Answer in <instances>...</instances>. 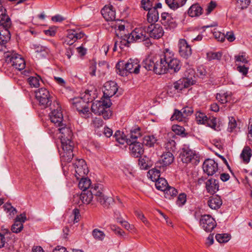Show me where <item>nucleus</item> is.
I'll return each mask as SVG.
<instances>
[{
  "label": "nucleus",
  "mask_w": 252,
  "mask_h": 252,
  "mask_svg": "<svg viewBox=\"0 0 252 252\" xmlns=\"http://www.w3.org/2000/svg\"><path fill=\"white\" fill-rule=\"evenodd\" d=\"M166 51L161 55L149 57L143 62L144 67L152 70L157 74H163L167 72Z\"/></svg>",
  "instance_id": "nucleus-1"
},
{
  "label": "nucleus",
  "mask_w": 252,
  "mask_h": 252,
  "mask_svg": "<svg viewBox=\"0 0 252 252\" xmlns=\"http://www.w3.org/2000/svg\"><path fill=\"white\" fill-rule=\"evenodd\" d=\"M11 25L10 18L6 9L0 5V44H5L10 38L8 28Z\"/></svg>",
  "instance_id": "nucleus-2"
},
{
  "label": "nucleus",
  "mask_w": 252,
  "mask_h": 252,
  "mask_svg": "<svg viewBox=\"0 0 252 252\" xmlns=\"http://www.w3.org/2000/svg\"><path fill=\"white\" fill-rule=\"evenodd\" d=\"M140 65L137 59H129L126 63L120 62L116 64L117 72L122 76H127V73L138 74Z\"/></svg>",
  "instance_id": "nucleus-3"
},
{
  "label": "nucleus",
  "mask_w": 252,
  "mask_h": 252,
  "mask_svg": "<svg viewBox=\"0 0 252 252\" xmlns=\"http://www.w3.org/2000/svg\"><path fill=\"white\" fill-rule=\"evenodd\" d=\"M111 27L112 29L116 30L115 32L117 36L119 37L118 44L121 49L124 48L125 46L128 47L129 44L132 42L130 39L129 33H125V27L124 25L117 22L112 23Z\"/></svg>",
  "instance_id": "nucleus-4"
},
{
  "label": "nucleus",
  "mask_w": 252,
  "mask_h": 252,
  "mask_svg": "<svg viewBox=\"0 0 252 252\" xmlns=\"http://www.w3.org/2000/svg\"><path fill=\"white\" fill-rule=\"evenodd\" d=\"M62 148V151L60 153L61 160L63 163L69 162L71 161L74 154L73 149L74 148L73 142L70 139L61 141Z\"/></svg>",
  "instance_id": "nucleus-5"
},
{
  "label": "nucleus",
  "mask_w": 252,
  "mask_h": 252,
  "mask_svg": "<svg viewBox=\"0 0 252 252\" xmlns=\"http://www.w3.org/2000/svg\"><path fill=\"white\" fill-rule=\"evenodd\" d=\"M71 103L73 108L76 109L82 117H90L89 101H85L82 97H75L71 100Z\"/></svg>",
  "instance_id": "nucleus-6"
},
{
  "label": "nucleus",
  "mask_w": 252,
  "mask_h": 252,
  "mask_svg": "<svg viewBox=\"0 0 252 252\" xmlns=\"http://www.w3.org/2000/svg\"><path fill=\"white\" fill-rule=\"evenodd\" d=\"M128 136V138H126L123 132L122 133L120 131L117 130L113 137L120 144H124L125 142L128 144L131 142H136V140L141 137L140 128L138 127L131 130Z\"/></svg>",
  "instance_id": "nucleus-7"
},
{
  "label": "nucleus",
  "mask_w": 252,
  "mask_h": 252,
  "mask_svg": "<svg viewBox=\"0 0 252 252\" xmlns=\"http://www.w3.org/2000/svg\"><path fill=\"white\" fill-rule=\"evenodd\" d=\"M50 109L51 112L49 113V116L51 122L57 126L64 125L63 115L59 103L54 101L52 106L50 107Z\"/></svg>",
  "instance_id": "nucleus-8"
},
{
  "label": "nucleus",
  "mask_w": 252,
  "mask_h": 252,
  "mask_svg": "<svg viewBox=\"0 0 252 252\" xmlns=\"http://www.w3.org/2000/svg\"><path fill=\"white\" fill-rule=\"evenodd\" d=\"M5 61L10 63L16 69L21 70L25 68L26 66L25 61L20 55L13 52H7L5 54Z\"/></svg>",
  "instance_id": "nucleus-9"
},
{
  "label": "nucleus",
  "mask_w": 252,
  "mask_h": 252,
  "mask_svg": "<svg viewBox=\"0 0 252 252\" xmlns=\"http://www.w3.org/2000/svg\"><path fill=\"white\" fill-rule=\"evenodd\" d=\"M35 98L40 106L42 108H46L52 106V97L49 92L45 88H40L35 91Z\"/></svg>",
  "instance_id": "nucleus-10"
},
{
  "label": "nucleus",
  "mask_w": 252,
  "mask_h": 252,
  "mask_svg": "<svg viewBox=\"0 0 252 252\" xmlns=\"http://www.w3.org/2000/svg\"><path fill=\"white\" fill-rule=\"evenodd\" d=\"M193 84V81L191 79L184 78L174 83L173 85L168 87L167 93L174 94L180 93L185 88H187Z\"/></svg>",
  "instance_id": "nucleus-11"
},
{
  "label": "nucleus",
  "mask_w": 252,
  "mask_h": 252,
  "mask_svg": "<svg viewBox=\"0 0 252 252\" xmlns=\"http://www.w3.org/2000/svg\"><path fill=\"white\" fill-rule=\"evenodd\" d=\"M167 71L170 70L174 72H177L181 69L182 63L180 61L174 57V54L166 50Z\"/></svg>",
  "instance_id": "nucleus-12"
},
{
  "label": "nucleus",
  "mask_w": 252,
  "mask_h": 252,
  "mask_svg": "<svg viewBox=\"0 0 252 252\" xmlns=\"http://www.w3.org/2000/svg\"><path fill=\"white\" fill-rule=\"evenodd\" d=\"M200 225L206 232H211L216 226L217 223L210 215H205L200 219Z\"/></svg>",
  "instance_id": "nucleus-13"
},
{
  "label": "nucleus",
  "mask_w": 252,
  "mask_h": 252,
  "mask_svg": "<svg viewBox=\"0 0 252 252\" xmlns=\"http://www.w3.org/2000/svg\"><path fill=\"white\" fill-rule=\"evenodd\" d=\"M148 35L154 39H159L164 34L162 27L158 24H152L146 28Z\"/></svg>",
  "instance_id": "nucleus-14"
},
{
  "label": "nucleus",
  "mask_w": 252,
  "mask_h": 252,
  "mask_svg": "<svg viewBox=\"0 0 252 252\" xmlns=\"http://www.w3.org/2000/svg\"><path fill=\"white\" fill-rule=\"evenodd\" d=\"M75 169V176L77 179L84 177L88 173V169L85 161L83 159H78L73 163Z\"/></svg>",
  "instance_id": "nucleus-15"
},
{
  "label": "nucleus",
  "mask_w": 252,
  "mask_h": 252,
  "mask_svg": "<svg viewBox=\"0 0 252 252\" xmlns=\"http://www.w3.org/2000/svg\"><path fill=\"white\" fill-rule=\"evenodd\" d=\"M101 186V185H95L96 191L98 192V193H96L97 195H94V196L97 201L99 202L103 207L108 208L110 204V202H112V199L111 197H106L104 195Z\"/></svg>",
  "instance_id": "nucleus-16"
},
{
  "label": "nucleus",
  "mask_w": 252,
  "mask_h": 252,
  "mask_svg": "<svg viewBox=\"0 0 252 252\" xmlns=\"http://www.w3.org/2000/svg\"><path fill=\"white\" fill-rule=\"evenodd\" d=\"M180 55L184 59H189L192 54V49L185 39H180L178 44Z\"/></svg>",
  "instance_id": "nucleus-17"
},
{
  "label": "nucleus",
  "mask_w": 252,
  "mask_h": 252,
  "mask_svg": "<svg viewBox=\"0 0 252 252\" xmlns=\"http://www.w3.org/2000/svg\"><path fill=\"white\" fill-rule=\"evenodd\" d=\"M195 156L194 151L185 146L180 152L179 158L183 163H188L194 159Z\"/></svg>",
  "instance_id": "nucleus-18"
},
{
  "label": "nucleus",
  "mask_w": 252,
  "mask_h": 252,
  "mask_svg": "<svg viewBox=\"0 0 252 252\" xmlns=\"http://www.w3.org/2000/svg\"><path fill=\"white\" fill-rule=\"evenodd\" d=\"M146 28L135 29L130 33H129L130 39L132 40V42L133 41L141 42L148 38Z\"/></svg>",
  "instance_id": "nucleus-19"
},
{
  "label": "nucleus",
  "mask_w": 252,
  "mask_h": 252,
  "mask_svg": "<svg viewBox=\"0 0 252 252\" xmlns=\"http://www.w3.org/2000/svg\"><path fill=\"white\" fill-rule=\"evenodd\" d=\"M203 170L208 176H213L218 171V163L212 159H207L203 162Z\"/></svg>",
  "instance_id": "nucleus-20"
},
{
  "label": "nucleus",
  "mask_w": 252,
  "mask_h": 252,
  "mask_svg": "<svg viewBox=\"0 0 252 252\" xmlns=\"http://www.w3.org/2000/svg\"><path fill=\"white\" fill-rule=\"evenodd\" d=\"M117 91L118 87L116 82L114 81L107 82L103 86V96L110 98L115 94Z\"/></svg>",
  "instance_id": "nucleus-21"
},
{
  "label": "nucleus",
  "mask_w": 252,
  "mask_h": 252,
  "mask_svg": "<svg viewBox=\"0 0 252 252\" xmlns=\"http://www.w3.org/2000/svg\"><path fill=\"white\" fill-rule=\"evenodd\" d=\"M101 13L104 18L106 21H111V23L117 22V23H120L122 24V22L120 20L114 21V20L115 19V12L113 10L112 6H105L101 9ZM111 25V24H110V26Z\"/></svg>",
  "instance_id": "nucleus-22"
},
{
  "label": "nucleus",
  "mask_w": 252,
  "mask_h": 252,
  "mask_svg": "<svg viewBox=\"0 0 252 252\" xmlns=\"http://www.w3.org/2000/svg\"><path fill=\"white\" fill-rule=\"evenodd\" d=\"M84 35L81 32H77L75 30H69L67 31V36L64 42L69 45L73 44L77 39H81Z\"/></svg>",
  "instance_id": "nucleus-23"
},
{
  "label": "nucleus",
  "mask_w": 252,
  "mask_h": 252,
  "mask_svg": "<svg viewBox=\"0 0 252 252\" xmlns=\"http://www.w3.org/2000/svg\"><path fill=\"white\" fill-rule=\"evenodd\" d=\"M27 220L26 214H21L18 216L15 220L14 224L11 226V231L14 233H19L21 232L23 228V223Z\"/></svg>",
  "instance_id": "nucleus-24"
},
{
  "label": "nucleus",
  "mask_w": 252,
  "mask_h": 252,
  "mask_svg": "<svg viewBox=\"0 0 252 252\" xmlns=\"http://www.w3.org/2000/svg\"><path fill=\"white\" fill-rule=\"evenodd\" d=\"M95 186L91 188L89 190L84 191L80 195V199L84 204H88L91 203L94 195H97Z\"/></svg>",
  "instance_id": "nucleus-25"
},
{
  "label": "nucleus",
  "mask_w": 252,
  "mask_h": 252,
  "mask_svg": "<svg viewBox=\"0 0 252 252\" xmlns=\"http://www.w3.org/2000/svg\"><path fill=\"white\" fill-rule=\"evenodd\" d=\"M129 149L131 155L134 157H140L144 152L143 145L140 142H133L130 144Z\"/></svg>",
  "instance_id": "nucleus-26"
},
{
  "label": "nucleus",
  "mask_w": 252,
  "mask_h": 252,
  "mask_svg": "<svg viewBox=\"0 0 252 252\" xmlns=\"http://www.w3.org/2000/svg\"><path fill=\"white\" fill-rule=\"evenodd\" d=\"M161 22L165 26L168 27L170 29L174 28L176 26L175 20L168 13L163 12L161 15Z\"/></svg>",
  "instance_id": "nucleus-27"
},
{
  "label": "nucleus",
  "mask_w": 252,
  "mask_h": 252,
  "mask_svg": "<svg viewBox=\"0 0 252 252\" xmlns=\"http://www.w3.org/2000/svg\"><path fill=\"white\" fill-rule=\"evenodd\" d=\"M205 188L208 192L214 194L219 189V181L213 178L208 179L205 182Z\"/></svg>",
  "instance_id": "nucleus-28"
},
{
  "label": "nucleus",
  "mask_w": 252,
  "mask_h": 252,
  "mask_svg": "<svg viewBox=\"0 0 252 252\" xmlns=\"http://www.w3.org/2000/svg\"><path fill=\"white\" fill-rule=\"evenodd\" d=\"M60 128H58V130L61 134L60 137L61 141H63V139L70 140L71 139L72 133L71 130L69 128L66 127V124H64V125L62 126H59Z\"/></svg>",
  "instance_id": "nucleus-29"
},
{
  "label": "nucleus",
  "mask_w": 252,
  "mask_h": 252,
  "mask_svg": "<svg viewBox=\"0 0 252 252\" xmlns=\"http://www.w3.org/2000/svg\"><path fill=\"white\" fill-rule=\"evenodd\" d=\"M140 158L138 159V165L140 169L143 170H146L152 166L153 162L151 159L144 156L143 157H139Z\"/></svg>",
  "instance_id": "nucleus-30"
},
{
  "label": "nucleus",
  "mask_w": 252,
  "mask_h": 252,
  "mask_svg": "<svg viewBox=\"0 0 252 252\" xmlns=\"http://www.w3.org/2000/svg\"><path fill=\"white\" fill-rule=\"evenodd\" d=\"M168 135L173 139L168 140L165 143V146L166 149L168 150V152L172 153V152H173L176 150V143L175 142V139H177L178 137L173 132H170Z\"/></svg>",
  "instance_id": "nucleus-31"
},
{
  "label": "nucleus",
  "mask_w": 252,
  "mask_h": 252,
  "mask_svg": "<svg viewBox=\"0 0 252 252\" xmlns=\"http://www.w3.org/2000/svg\"><path fill=\"white\" fill-rule=\"evenodd\" d=\"M208 204L211 209L216 210L220 208L222 205V200L220 196L216 195L208 200Z\"/></svg>",
  "instance_id": "nucleus-32"
},
{
  "label": "nucleus",
  "mask_w": 252,
  "mask_h": 252,
  "mask_svg": "<svg viewBox=\"0 0 252 252\" xmlns=\"http://www.w3.org/2000/svg\"><path fill=\"white\" fill-rule=\"evenodd\" d=\"M159 19V14L157 10L152 8L148 12L147 19L149 23L154 24L157 22Z\"/></svg>",
  "instance_id": "nucleus-33"
},
{
  "label": "nucleus",
  "mask_w": 252,
  "mask_h": 252,
  "mask_svg": "<svg viewBox=\"0 0 252 252\" xmlns=\"http://www.w3.org/2000/svg\"><path fill=\"white\" fill-rule=\"evenodd\" d=\"M202 13V8L197 3L193 4L188 10V14L191 17L198 16Z\"/></svg>",
  "instance_id": "nucleus-34"
},
{
  "label": "nucleus",
  "mask_w": 252,
  "mask_h": 252,
  "mask_svg": "<svg viewBox=\"0 0 252 252\" xmlns=\"http://www.w3.org/2000/svg\"><path fill=\"white\" fill-rule=\"evenodd\" d=\"M173 155L170 152L164 153L161 157V161L163 165H169L173 162Z\"/></svg>",
  "instance_id": "nucleus-35"
},
{
  "label": "nucleus",
  "mask_w": 252,
  "mask_h": 252,
  "mask_svg": "<svg viewBox=\"0 0 252 252\" xmlns=\"http://www.w3.org/2000/svg\"><path fill=\"white\" fill-rule=\"evenodd\" d=\"M100 101L93 102L91 106L92 111L95 114L101 115V114L106 109Z\"/></svg>",
  "instance_id": "nucleus-36"
},
{
  "label": "nucleus",
  "mask_w": 252,
  "mask_h": 252,
  "mask_svg": "<svg viewBox=\"0 0 252 252\" xmlns=\"http://www.w3.org/2000/svg\"><path fill=\"white\" fill-rule=\"evenodd\" d=\"M81 180L78 184V187L82 189L83 191H87L88 189H89L91 185V181L90 179L87 178L81 177Z\"/></svg>",
  "instance_id": "nucleus-37"
},
{
  "label": "nucleus",
  "mask_w": 252,
  "mask_h": 252,
  "mask_svg": "<svg viewBox=\"0 0 252 252\" xmlns=\"http://www.w3.org/2000/svg\"><path fill=\"white\" fill-rule=\"evenodd\" d=\"M231 93L227 92L223 94H217L216 99L221 104L227 102L230 98Z\"/></svg>",
  "instance_id": "nucleus-38"
},
{
  "label": "nucleus",
  "mask_w": 252,
  "mask_h": 252,
  "mask_svg": "<svg viewBox=\"0 0 252 252\" xmlns=\"http://www.w3.org/2000/svg\"><path fill=\"white\" fill-rule=\"evenodd\" d=\"M93 238L97 241H102L105 237L104 232L97 228H95L92 231Z\"/></svg>",
  "instance_id": "nucleus-39"
},
{
  "label": "nucleus",
  "mask_w": 252,
  "mask_h": 252,
  "mask_svg": "<svg viewBox=\"0 0 252 252\" xmlns=\"http://www.w3.org/2000/svg\"><path fill=\"white\" fill-rule=\"evenodd\" d=\"M160 171L156 168H153L148 172V176L155 182L160 178Z\"/></svg>",
  "instance_id": "nucleus-40"
},
{
  "label": "nucleus",
  "mask_w": 252,
  "mask_h": 252,
  "mask_svg": "<svg viewBox=\"0 0 252 252\" xmlns=\"http://www.w3.org/2000/svg\"><path fill=\"white\" fill-rule=\"evenodd\" d=\"M155 186L158 190L163 191H164L168 186L166 180L162 178H160L155 182Z\"/></svg>",
  "instance_id": "nucleus-41"
},
{
  "label": "nucleus",
  "mask_w": 252,
  "mask_h": 252,
  "mask_svg": "<svg viewBox=\"0 0 252 252\" xmlns=\"http://www.w3.org/2000/svg\"><path fill=\"white\" fill-rule=\"evenodd\" d=\"M251 156V149L248 147L244 148L241 154V157L243 159V160L246 163L249 162Z\"/></svg>",
  "instance_id": "nucleus-42"
},
{
  "label": "nucleus",
  "mask_w": 252,
  "mask_h": 252,
  "mask_svg": "<svg viewBox=\"0 0 252 252\" xmlns=\"http://www.w3.org/2000/svg\"><path fill=\"white\" fill-rule=\"evenodd\" d=\"M109 65L105 61H102L98 63V66L96 68L100 73V75H104L108 69Z\"/></svg>",
  "instance_id": "nucleus-43"
},
{
  "label": "nucleus",
  "mask_w": 252,
  "mask_h": 252,
  "mask_svg": "<svg viewBox=\"0 0 252 252\" xmlns=\"http://www.w3.org/2000/svg\"><path fill=\"white\" fill-rule=\"evenodd\" d=\"M157 140L154 135H147L144 137L143 142L145 145L151 147L154 146Z\"/></svg>",
  "instance_id": "nucleus-44"
},
{
  "label": "nucleus",
  "mask_w": 252,
  "mask_h": 252,
  "mask_svg": "<svg viewBox=\"0 0 252 252\" xmlns=\"http://www.w3.org/2000/svg\"><path fill=\"white\" fill-rule=\"evenodd\" d=\"M216 239L220 243H226L230 240V235L226 233L217 234Z\"/></svg>",
  "instance_id": "nucleus-45"
},
{
  "label": "nucleus",
  "mask_w": 252,
  "mask_h": 252,
  "mask_svg": "<svg viewBox=\"0 0 252 252\" xmlns=\"http://www.w3.org/2000/svg\"><path fill=\"white\" fill-rule=\"evenodd\" d=\"M165 197L166 198L170 199L171 197L176 195L177 190L173 187L168 186L166 189L164 191Z\"/></svg>",
  "instance_id": "nucleus-46"
},
{
  "label": "nucleus",
  "mask_w": 252,
  "mask_h": 252,
  "mask_svg": "<svg viewBox=\"0 0 252 252\" xmlns=\"http://www.w3.org/2000/svg\"><path fill=\"white\" fill-rule=\"evenodd\" d=\"M184 119L185 117L183 116L182 111L175 109L174 112L171 116L170 120L171 121L177 120L178 121H182Z\"/></svg>",
  "instance_id": "nucleus-47"
},
{
  "label": "nucleus",
  "mask_w": 252,
  "mask_h": 252,
  "mask_svg": "<svg viewBox=\"0 0 252 252\" xmlns=\"http://www.w3.org/2000/svg\"><path fill=\"white\" fill-rule=\"evenodd\" d=\"M40 79V78L39 76H37L36 77H30L28 79V82L31 87L37 88L39 86Z\"/></svg>",
  "instance_id": "nucleus-48"
},
{
  "label": "nucleus",
  "mask_w": 252,
  "mask_h": 252,
  "mask_svg": "<svg viewBox=\"0 0 252 252\" xmlns=\"http://www.w3.org/2000/svg\"><path fill=\"white\" fill-rule=\"evenodd\" d=\"M141 7L146 11L151 10L152 9V2L150 0H141Z\"/></svg>",
  "instance_id": "nucleus-49"
},
{
  "label": "nucleus",
  "mask_w": 252,
  "mask_h": 252,
  "mask_svg": "<svg viewBox=\"0 0 252 252\" xmlns=\"http://www.w3.org/2000/svg\"><path fill=\"white\" fill-rule=\"evenodd\" d=\"M222 56V54L220 52H209L207 54V59L209 61L213 60H220Z\"/></svg>",
  "instance_id": "nucleus-50"
},
{
  "label": "nucleus",
  "mask_w": 252,
  "mask_h": 252,
  "mask_svg": "<svg viewBox=\"0 0 252 252\" xmlns=\"http://www.w3.org/2000/svg\"><path fill=\"white\" fill-rule=\"evenodd\" d=\"M234 58L235 62H242L243 63H248V57L246 56V53L245 52H242L241 54L235 56Z\"/></svg>",
  "instance_id": "nucleus-51"
},
{
  "label": "nucleus",
  "mask_w": 252,
  "mask_h": 252,
  "mask_svg": "<svg viewBox=\"0 0 252 252\" xmlns=\"http://www.w3.org/2000/svg\"><path fill=\"white\" fill-rule=\"evenodd\" d=\"M196 118L198 123L202 124H205L206 120H207V117L205 115V114L201 112H198L196 113Z\"/></svg>",
  "instance_id": "nucleus-52"
},
{
  "label": "nucleus",
  "mask_w": 252,
  "mask_h": 252,
  "mask_svg": "<svg viewBox=\"0 0 252 252\" xmlns=\"http://www.w3.org/2000/svg\"><path fill=\"white\" fill-rule=\"evenodd\" d=\"M165 2L171 9L175 10L179 7L177 0H165Z\"/></svg>",
  "instance_id": "nucleus-53"
},
{
  "label": "nucleus",
  "mask_w": 252,
  "mask_h": 252,
  "mask_svg": "<svg viewBox=\"0 0 252 252\" xmlns=\"http://www.w3.org/2000/svg\"><path fill=\"white\" fill-rule=\"evenodd\" d=\"M80 217L79 210L75 208L72 211V214L70 217L71 220H73V223H75L78 221Z\"/></svg>",
  "instance_id": "nucleus-54"
},
{
  "label": "nucleus",
  "mask_w": 252,
  "mask_h": 252,
  "mask_svg": "<svg viewBox=\"0 0 252 252\" xmlns=\"http://www.w3.org/2000/svg\"><path fill=\"white\" fill-rule=\"evenodd\" d=\"M187 201V196L185 193H180L177 200V204L179 206H181L185 204Z\"/></svg>",
  "instance_id": "nucleus-55"
},
{
  "label": "nucleus",
  "mask_w": 252,
  "mask_h": 252,
  "mask_svg": "<svg viewBox=\"0 0 252 252\" xmlns=\"http://www.w3.org/2000/svg\"><path fill=\"white\" fill-rule=\"evenodd\" d=\"M36 52L39 53H42L41 54L43 57H46L48 53L50 52V50L48 48L43 46H37L36 48Z\"/></svg>",
  "instance_id": "nucleus-56"
},
{
  "label": "nucleus",
  "mask_w": 252,
  "mask_h": 252,
  "mask_svg": "<svg viewBox=\"0 0 252 252\" xmlns=\"http://www.w3.org/2000/svg\"><path fill=\"white\" fill-rule=\"evenodd\" d=\"M181 111L185 118L189 116H190L193 112V109L191 107L189 106L184 107L181 110Z\"/></svg>",
  "instance_id": "nucleus-57"
},
{
  "label": "nucleus",
  "mask_w": 252,
  "mask_h": 252,
  "mask_svg": "<svg viewBox=\"0 0 252 252\" xmlns=\"http://www.w3.org/2000/svg\"><path fill=\"white\" fill-rule=\"evenodd\" d=\"M173 131L177 135H181L184 133V128L181 126L176 125L172 126Z\"/></svg>",
  "instance_id": "nucleus-58"
},
{
  "label": "nucleus",
  "mask_w": 252,
  "mask_h": 252,
  "mask_svg": "<svg viewBox=\"0 0 252 252\" xmlns=\"http://www.w3.org/2000/svg\"><path fill=\"white\" fill-rule=\"evenodd\" d=\"M4 207L5 208V210L10 212V215H14L16 212V209L12 207L11 204L6 203L4 205Z\"/></svg>",
  "instance_id": "nucleus-59"
},
{
  "label": "nucleus",
  "mask_w": 252,
  "mask_h": 252,
  "mask_svg": "<svg viewBox=\"0 0 252 252\" xmlns=\"http://www.w3.org/2000/svg\"><path fill=\"white\" fill-rule=\"evenodd\" d=\"M205 124L212 128H215L216 126V119L214 118L211 119L207 117Z\"/></svg>",
  "instance_id": "nucleus-60"
},
{
  "label": "nucleus",
  "mask_w": 252,
  "mask_h": 252,
  "mask_svg": "<svg viewBox=\"0 0 252 252\" xmlns=\"http://www.w3.org/2000/svg\"><path fill=\"white\" fill-rule=\"evenodd\" d=\"M237 126V123L236 120L231 117L229 118V122L228 125V128L230 129V131H232Z\"/></svg>",
  "instance_id": "nucleus-61"
},
{
  "label": "nucleus",
  "mask_w": 252,
  "mask_h": 252,
  "mask_svg": "<svg viewBox=\"0 0 252 252\" xmlns=\"http://www.w3.org/2000/svg\"><path fill=\"white\" fill-rule=\"evenodd\" d=\"M225 38L229 42H232L235 39V37L234 32L232 31L227 32L226 34H224Z\"/></svg>",
  "instance_id": "nucleus-62"
},
{
  "label": "nucleus",
  "mask_w": 252,
  "mask_h": 252,
  "mask_svg": "<svg viewBox=\"0 0 252 252\" xmlns=\"http://www.w3.org/2000/svg\"><path fill=\"white\" fill-rule=\"evenodd\" d=\"M93 125L95 127H99L103 125V122L100 118H95L93 120Z\"/></svg>",
  "instance_id": "nucleus-63"
},
{
  "label": "nucleus",
  "mask_w": 252,
  "mask_h": 252,
  "mask_svg": "<svg viewBox=\"0 0 252 252\" xmlns=\"http://www.w3.org/2000/svg\"><path fill=\"white\" fill-rule=\"evenodd\" d=\"M105 99H104L103 100H102L100 102H101V103H102V104L103 106L106 109H107L111 106L112 103L110 101L109 98H108V97H105Z\"/></svg>",
  "instance_id": "nucleus-64"
}]
</instances>
